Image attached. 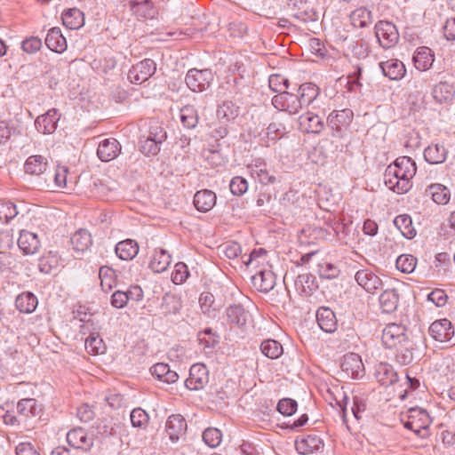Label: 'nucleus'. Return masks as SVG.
I'll list each match as a JSON object with an SVG mask.
<instances>
[{"label":"nucleus","mask_w":455,"mask_h":455,"mask_svg":"<svg viewBox=\"0 0 455 455\" xmlns=\"http://www.w3.org/2000/svg\"><path fill=\"white\" fill-rule=\"evenodd\" d=\"M417 171L416 163L409 156H399L384 173V183L396 194H405L412 187L411 179Z\"/></svg>","instance_id":"nucleus-1"},{"label":"nucleus","mask_w":455,"mask_h":455,"mask_svg":"<svg viewBox=\"0 0 455 455\" xmlns=\"http://www.w3.org/2000/svg\"><path fill=\"white\" fill-rule=\"evenodd\" d=\"M213 80V74L210 69H189L185 82L188 87L193 91L201 92L208 89Z\"/></svg>","instance_id":"nucleus-2"},{"label":"nucleus","mask_w":455,"mask_h":455,"mask_svg":"<svg viewBox=\"0 0 455 455\" xmlns=\"http://www.w3.org/2000/svg\"><path fill=\"white\" fill-rule=\"evenodd\" d=\"M382 342L387 348H395L409 343L406 328L397 323L387 324L382 331Z\"/></svg>","instance_id":"nucleus-3"},{"label":"nucleus","mask_w":455,"mask_h":455,"mask_svg":"<svg viewBox=\"0 0 455 455\" xmlns=\"http://www.w3.org/2000/svg\"><path fill=\"white\" fill-rule=\"evenodd\" d=\"M374 29L378 42L384 49H389L398 42L399 34L393 23L380 20L375 25Z\"/></svg>","instance_id":"nucleus-4"},{"label":"nucleus","mask_w":455,"mask_h":455,"mask_svg":"<svg viewBox=\"0 0 455 455\" xmlns=\"http://www.w3.org/2000/svg\"><path fill=\"white\" fill-rule=\"evenodd\" d=\"M431 422V418L426 410L411 408L409 411L408 420L404 422V427L419 435L422 431L427 430Z\"/></svg>","instance_id":"nucleus-5"},{"label":"nucleus","mask_w":455,"mask_h":455,"mask_svg":"<svg viewBox=\"0 0 455 455\" xmlns=\"http://www.w3.org/2000/svg\"><path fill=\"white\" fill-rule=\"evenodd\" d=\"M272 105L279 111H285L291 115H296L302 108L297 93L284 92L272 98Z\"/></svg>","instance_id":"nucleus-6"},{"label":"nucleus","mask_w":455,"mask_h":455,"mask_svg":"<svg viewBox=\"0 0 455 455\" xmlns=\"http://www.w3.org/2000/svg\"><path fill=\"white\" fill-rule=\"evenodd\" d=\"M156 70V65L151 59H145L133 65L128 72L131 83L140 84L151 77Z\"/></svg>","instance_id":"nucleus-7"},{"label":"nucleus","mask_w":455,"mask_h":455,"mask_svg":"<svg viewBox=\"0 0 455 455\" xmlns=\"http://www.w3.org/2000/svg\"><path fill=\"white\" fill-rule=\"evenodd\" d=\"M209 381V371L203 363H195L190 367L189 377L186 379L185 385L190 390H200Z\"/></svg>","instance_id":"nucleus-8"},{"label":"nucleus","mask_w":455,"mask_h":455,"mask_svg":"<svg viewBox=\"0 0 455 455\" xmlns=\"http://www.w3.org/2000/svg\"><path fill=\"white\" fill-rule=\"evenodd\" d=\"M341 370L347 377L362 379L364 376V366L359 355L349 353L343 356Z\"/></svg>","instance_id":"nucleus-9"},{"label":"nucleus","mask_w":455,"mask_h":455,"mask_svg":"<svg viewBox=\"0 0 455 455\" xmlns=\"http://www.w3.org/2000/svg\"><path fill=\"white\" fill-rule=\"evenodd\" d=\"M428 332L435 341L448 342L454 336V327L450 320L443 318L432 323Z\"/></svg>","instance_id":"nucleus-10"},{"label":"nucleus","mask_w":455,"mask_h":455,"mask_svg":"<svg viewBox=\"0 0 455 455\" xmlns=\"http://www.w3.org/2000/svg\"><path fill=\"white\" fill-rule=\"evenodd\" d=\"M48 168L47 159L40 155L29 156L24 164V170L27 174L39 177L41 180L47 174ZM40 184H42V180Z\"/></svg>","instance_id":"nucleus-11"},{"label":"nucleus","mask_w":455,"mask_h":455,"mask_svg":"<svg viewBox=\"0 0 455 455\" xmlns=\"http://www.w3.org/2000/svg\"><path fill=\"white\" fill-rule=\"evenodd\" d=\"M67 441L68 444L76 449L89 451L93 445V438L88 436L82 427L74 428L68 432Z\"/></svg>","instance_id":"nucleus-12"},{"label":"nucleus","mask_w":455,"mask_h":455,"mask_svg":"<svg viewBox=\"0 0 455 455\" xmlns=\"http://www.w3.org/2000/svg\"><path fill=\"white\" fill-rule=\"evenodd\" d=\"M68 168L57 166L53 172L48 171L42 178V184L48 188L61 189L67 187Z\"/></svg>","instance_id":"nucleus-13"},{"label":"nucleus","mask_w":455,"mask_h":455,"mask_svg":"<svg viewBox=\"0 0 455 455\" xmlns=\"http://www.w3.org/2000/svg\"><path fill=\"white\" fill-rule=\"evenodd\" d=\"M187 422L180 414L171 415L165 424V430L172 443H176L185 435Z\"/></svg>","instance_id":"nucleus-14"},{"label":"nucleus","mask_w":455,"mask_h":455,"mask_svg":"<svg viewBox=\"0 0 455 455\" xmlns=\"http://www.w3.org/2000/svg\"><path fill=\"white\" fill-rule=\"evenodd\" d=\"M121 152V145L114 138L105 139L100 142L97 155L102 162H109L118 156Z\"/></svg>","instance_id":"nucleus-15"},{"label":"nucleus","mask_w":455,"mask_h":455,"mask_svg":"<svg viewBox=\"0 0 455 455\" xmlns=\"http://www.w3.org/2000/svg\"><path fill=\"white\" fill-rule=\"evenodd\" d=\"M60 115L56 108H52L44 115L39 116L35 121L36 130L44 134L52 133L57 128Z\"/></svg>","instance_id":"nucleus-16"},{"label":"nucleus","mask_w":455,"mask_h":455,"mask_svg":"<svg viewBox=\"0 0 455 455\" xmlns=\"http://www.w3.org/2000/svg\"><path fill=\"white\" fill-rule=\"evenodd\" d=\"M248 168L251 177L263 185L274 184L277 181V178L269 172L267 164L260 159H256Z\"/></svg>","instance_id":"nucleus-17"},{"label":"nucleus","mask_w":455,"mask_h":455,"mask_svg":"<svg viewBox=\"0 0 455 455\" xmlns=\"http://www.w3.org/2000/svg\"><path fill=\"white\" fill-rule=\"evenodd\" d=\"M352 119V110L345 108L331 112L327 118V123L333 131L340 132L350 124Z\"/></svg>","instance_id":"nucleus-18"},{"label":"nucleus","mask_w":455,"mask_h":455,"mask_svg":"<svg viewBox=\"0 0 455 455\" xmlns=\"http://www.w3.org/2000/svg\"><path fill=\"white\" fill-rule=\"evenodd\" d=\"M355 279L360 286L370 293H373L382 286L380 278L366 269L357 271Z\"/></svg>","instance_id":"nucleus-19"},{"label":"nucleus","mask_w":455,"mask_h":455,"mask_svg":"<svg viewBox=\"0 0 455 455\" xmlns=\"http://www.w3.org/2000/svg\"><path fill=\"white\" fill-rule=\"evenodd\" d=\"M18 246L24 254L33 255L40 249L41 243L36 234L22 230L18 239Z\"/></svg>","instance_id":"nucleus-20"},{"label":"nucleus","mask_w":455,"mask_h":455,"mask_svg":"<svg viewBox=\"0 0 455 455\" xmlns=\"http://www.w3.org/2000/svg\"><path fill=\"white\" fill-rule=\"evenodd\" d=\"M323 445L322 438L315 434L295 442L297 451L303 455L318 451L323 448Z\"/></svg>","instance_id":"nucleus-21"},{"label":"nucleus","mask_w":455,"mask_h":455,"mask_svg":"<svg viewBox=\"0 0 455 455\" xmlns=\"http://www.w3.org/2000/svg\"><path fill=\"white\" fill-rule=\"evenodd\" d=\"M275 279L271 270H260L251 277V282L258 291L267 293L275 287Z\"/></svg>","instance_id":"nucleus-22"},{"label":"nucleus","mask_w":455,"mask_h":455,"mask_svg":"<svg viewBox=\"0 0 455 455\" xmlns=\"http://www.w3.org/2000/svg\"><path fill=\"white\" fill-rule=\"evenodd\" d=\"M216 194L209 189L197 191L194 196V205L201 212L211 211L216 204Z\"/></svg>","instance_id":"nucleus-23"},{"label":"nucleus","mask_w":455,"mask_h":455,"mask_svg":"<svg viewBox=\"0 0 455 455\" xmlns=\"http://www.w3.org/2000/svg\"><path fill=\"white\" fill-rule=\"evenodd\" d=\"M181 307L182 300L179 296L172 293H165L163 296L160 311L164 317L176 315L180 313Z\"/></svg>","instance_id":"nucleus-24"},{"label":"nucleus","mask_w":455,"mask_h":455,"mask_svg":"<svg viewBox=\"0 0 455 455\" xmlns=\"http://www.w3.org/2000/svg\"><path fill=\"white\" fill-rule=\"evenodd\" d=\"M166 139V133L155 134L154 137L140 138V150L146 156H156L160 151V144Z\"/></svg>","instance_id":"nucleus-25"},{"label":"nucleus","mask_w":455,"mask_h":455,"mask_svg":"<svg viewBox=\"0 0 455 455\" xmlns=\"http://www.w3.org/2000/svg\"><path fill=\"white\" fill-rule=\"evenodd\" d=\"M299 123L300 128L307 132L320 133L324 127L323 119L312 112L301 115L299 118Z\"/></svg>","instance_id":"nucleus-26"},{"label":"nucleus","mask_w":455,"mask_h":455,"mask_svg":"<svg viewBox=\"0 0 455 455\" xmlns=\"http://www.w3.org/2000/svg\"><path fill=\"white\" fill-rule=\"evenodd\" d=\"M316 321L319 327L325 332H333L337 328L335 314L329 307H320L317 310Z\"/></svg>","instance_id":"nucleus-27"},{"label":"nucleus","mask_w":455,"mask_h":455,"mask_svg":"<svg viewBox=\"0 0 455 455\" xmlns=\"http://www.w3.org/2000/svg\"><path fill=\"white\" fill-rule=\"evenodd\" d=\"M45 44L55 52L61 53L67 49L66 38L61 34L60 28H51L45 37Z\"/></svg>","instance_id":"nucleus-28"},{"label":"nucleus","mask_w":455,"mask_h":455,"mask_svg":"<svg viewBox=\"0 0 455 455\" xmlns=\"http://www.w3.org/2000/svg\"><path fill=\"white\" fill-rule=\"evenodd\" d=\"M115 251L120 259L132 260L139 252V244L133 239H125L117 243Z\"/></svg>","instance_id":"nucleus-29"},{"label":"nucleus","mask_w":455,"mask_h":455,"mask_svg":"<svg viewBox=\"0 0 455 455\" xmlns=\"http://www.w3.org/2000/svg\"><path fill=\"white\" fill-rule=\"evenodd\" d=\"M379 68L384 76L391 80H399L405 75L406 69L402 61L390 60L379 63Z\"/></svg>","instance_id":"nucleus-30"},{"label":"nucleus","mask_w":455,"mask_h":455,"mask_svg":"<svg viewBox=\"0 0 455 455\" xmlns=\"http://www.w3.org/2000/svg\"><path fill=\"white\" fill-rule=\"evenodd\" d=\"M319 88L315 84L305 83L302 84L297 90V94L299 99L301 106L313 105L319 95Z\"/></svg>","instance_id":"nucleus-31"},{"label":"nucleus","mask_w":455,"mask_h":455,"mask_svg":"<svg viewBox=\"0 0 455 455\" xmlns=\"http://www.w3.org/2000/svg\"><path fill=\"white\" fill-rule=\"evenodd\" d=\"M375 377L380 385L386 387L393 385L398 379V375L393 366L386 363H380L377 366Z\"/></svg>","instance_id":"nucleus-32"},{"label":"nucleus","mask_w":455,"mask_h":455,"mask_svg":"<svg viewBox=\"0 0 455 455\" xmlns=\"http://www.w3.org/2000/svg\"><path fill=\"white\" fill-rule=\"evenodd\" d=\"M151 374L158 380L167 384L174 383L178 380L179 375L175 371L171 370L169 364L158 363L150 368Z\"/></svg>","instance_id":"nucleus-33"},{"label":"nucleus","mask_w":455,"mask_h":455,"mask_svg":"<svg viewBox=\"0 0 455 455\" xmlns=\"http://www.w3.org/2000/svg\"><path fill=\"white\" fill-rule=\"evenodd\" d=\"M171 264V255L164 249H156L149 261V268L156 273H163Z\"/></svg>","instance_id":"nucleus-34"},{"label":"nucleus","mask_w":455,"mask_h":455,"mask_svg":"<svg viewBox=\"0 0 455 455\" xmlns=\"http://www.w3.org/2000/svg\"><path fill=\"white\" fill-rule=\"evenodd\" d=\"M455 88L447 82H440L435 84L432 90L434 100L440 103H449L453 100Z\"/></svg>","instance_id":"nucleus-35"},{"label":"nucleus","mask_w":455,"mask_h":455,"mask_svg":"<svg viewBox=\"0 0 455 455\" xmlns=\"http://www.w3.org/2000/svg\"><path fill=\"white\" fill-rule=\"evenodd\" d=\"M447 153L443 145L432 144L424 150V157L431 164H439L446 160Z\"/></svg>","instance_id":"nucleus-36"},{"label":"nucleus","mask_w":455,"mask_h":455,"mask_svg":"<svg viewBox=\"0 0 455 455\" xmlns=\"http://www.w3.org/2000/svg\"><path fill=\"white\" fill-rule=\"evenodd\" d=\"M414 66L420 71L429 69L434 62V56L431 50L427 47H419L413 55Z\"/></svg>","instance_id":"nucleus-37"},{"label":"nucleus","mask_w":455,"mask_h":455,"mask_svg":"<svg viewBox=\"0 0 455 455\" xmlns=\"http://www.w3.org/2000/svg\"><path fill=\"white\" fill-rule=\"evenodd\" d=\"M38 304L37 298L29 291L22 292L15 300L17 309L25 314H30L35 311Z\"/></svg>","instance_id":"nucleus-38"},{"label":"nucleus","mask_w":455,"mask_h":455,"mask_svg":"<svg viewBox=\"0 0 455 455\" xmlns=\"http://www.w3.org/2000/svg\"><path fill=\"white\" fill-rule=\"evenodd\" d=\"M17 411L20 416L25 419L32 416H37L42 411V407L39 405L36 399L25 398L21 399L17 403Z\"/></svg>","instance_id":"nucleus-39"},{"label":"nucleus","mask_w":455,"mask_h":455,"mask_svg":"<svg viewBox=\"0 0 455 455\" xmlns=\"http://www.w3.org/2000/svg\"><path fill=\"white\" fill-rule=\"evenodd\" d=\"M399 294L394 289L386 290L379 296L380 307L384 313L394 312L397 308Z\"/></svg>","instance_id":"nucleus-40"},{"label":"nucleus","mask_w":455,"mask_h":455,"mask_svg":"<svg viewBox=\"0 0 455 455\" xmlns=\"http://www.w3.org/2000/svg\"><path fill=\"white\" fill-rule=\"evenodd\" d=\"M351 24L355 28H365L372 23V14L365 7H360L353 11L350 14Z\"/></svg>","instance_id":"nucleus-41"},{"label":"nucleus","mask_w":455,"mask_h":455,"mask_svg":"<svg viewBox=\"0 0 455 455\" xmlns=\"http://www.w3.org/2000/svg\"><path fill=\"white\" fill-rule=\"evenodd\" d=\"M71 243L76 251H85L92 244L91 234L85 229H79L71 237Z\"/></svg>","instance_id":"nucleus-42"},{"label":"nucleus","mask_w":455,"mask_h":455,"mask_svg":"<svg viewBox=\"0 0 455 455\" xmlns=\"http://www.w3.org/2000/svg\"><path fill=\"white\" fill-rule=\"evenodd\" d=\"M62 22L69 29L79 28L84 22V14L76 8L69 9L62 14Z\"/></svg>","instance_id":"nucleus-43"},{"label":"nucleus","mask_w":455,"mask_h":455,"mask_svg":"<svg viewBox=\"0 0 455 455\" xmlns=\"http://www.w3.org/2000/svg\"><path fill=\"white\" fill-rule=\"evenodd\" d=\"M227 316L231 323L241 327L246 323L248 314L242 306L233 305L227 308Z\"/></svg>","instance_id":"nucleus-44"},{"label":"nucleus","mask_w":455,"mask_h":455,"mask_svg":"<svg viewBox=\"0 0 455 455\" xmlns=\"http://www.w3.org/2000/svg\"><path fill=\"white\" fill-rule=\"evenodd\" d=\"M197 110L191 105L184 106L180 109V121L184 127L194 129L198 124Z\"/></svg>","instance_id":"nucleus-45"},{"label":"nucleus","mask_w":455,"mask_h":455,"mask_svg":"<svg viewBox=\"0 0 455 455\" xmlns=\"http://www.w3.org/2000/svg\"><path fill=\"white\" fill-rule=\"evenodd\" d=\"M260 350L264 355L270 359H277L283 353V346L275 339L264 340L260 345Z\"/></svg>","instance_id":"nucleus-46"},{"label":"nucleus","mask_w":455,"mask_h":455,"mask_svg":"<svg viewBox=\"0 0 455 455\" xmlns=\"http://www.w3.org/2000/svg\"><path fill=\"white\" fill-rule=\"evenodd\" d=\"M394 224L404 237L411 239L416 235V231L412 226V221L410 216L399 215L395 219Z\"/></svg>","instance_id":"nucleus-47"},{"label":"nucleus","mask_w":455,"mask_h":455,"mask_svg":"<svg viewBox=\"0 0 455 455\" xmlns=\"http://www.w3.org/2000/svg\"><path fill=\"white\" fill-rule=\"evenodd\" d=\"M428 191L433 201L438 204H446L450 200V191L442 184L430 185L428 187Z\"/></svg>","instance_id":"nucleus-48"},{"label":"nucleus","mask_w":455,"mask_h":455,"mask_svg":"<svg viewBox=\"0 0 455 455\" xmlns=\"http://www.w3.org/2000/svg\"><path fill=\"white\" fill-rule=\"evenodd\" d=\"M59 265V258L58 256L49 251L44 255H42L38 259V268L40 272L44 274L51 273L54 268H56Z\"/></svg>","instance_id":"nucleus-49"},{"label":"nucleus","mask_w":455,"mask_h":455,"mask_svg":"<svg viewBox=\"0 0 455 455\" xmlns=\"http://www.w3.org/2000/svg\"><path fill=\"white\" fill-rule=\"evenodd\" d=\"M132 14L139 18H152L154 15L153 3L151 1L143 0L140 3L131 4L130 7Z\"/></svg>","instance_id":"nucleus-50"},{"label":"nucleus","mask_w":455,"mask_h":455,"mask_svg":"<svg viewBox=\"0 0 455 455\" xmlns=\"http://www.w3.org/2000/svg\"><path fill=\"white\" fill-rule=\"evenodd\" d=\"M239 115V107L232 101H224L217 109V116L220 119L230 121Z\"/></svg>","instance_id":"nucleus-51"},{"label":"nucleus","mask_w":455,"mask_h":455,"mask_svg":"<svg viewBox=\"0 0 455 455\" xmlns=\"http://www.w3.org/2000/svg\"><path fill=\"white\" fill-rule=\"evenodd\" d=\"M417 265V259L411 254H402L395 261V266L398 270L404 274L412 273Z\"/></svg>","instance_id":"nucleus-52"},{"label":"nucleus","mask_w":455,"mask_h":455,"mask_svg":"<svg viewBox=\"0 0 455 455\" xmlns=\"http://www.w3.org/2000/svg\"><path fill=\"white\" fill-rule=\"evenodd\" d=\"M395 347L397 349L395 360L402 365H408L413 361V345L409 340V343Z\"/></svg>","instance_id":"nucleus-53"},{"label":"nucleus","mask_w":455,"mask_h":455,"mask_svg":"<svg viewBox=\"0 0 455 455\" xmlns=\"http://www.w3.org/2000/svg\"><path fill=\"white\" fill-rule=\"evenodd\" d=\"M20 211L18 206L12 202H2L0 203V221L8 223L13 220Z\"/></svg>","instance_id":"nucleus-54"},{"label":"nucleus","mask_w":455,"mask_h":455,"mask_svg":"<svg viewBox=\"0 0 455 455\" xmlns=\"http://www.w3.org/2000/svg\"><path fill=\"white\" fill-rule=\"evenodd\" d=\"M91 191L95 197L102 200L112 199V195L114 193L113 188H109L107 184L103 183L100 180L93 182Z\"/></svg>","instance_id":"nucleus-55"},{"label":"nucleus","mask_w":455,"mask_h":455,"mask_svg":"<svg viewBox=\"0 0 455 455\" xmlns=\"http://www.w3.org/2000/svg\"><path fill=\"white\" fill-rule=\"evenodd\" d=\"M268 86L275 92H284L289 88V80L280 74H273L268 78Z\"/></svg>","instance_id":"nucleus-56"},{"label":"nucleus","mask_w":455,"mask_h":455,"mask_svg":"<svg viewBox=\"0 0 455 455\" xmlns=\"http://www.w3.org/2000/svg\"><path fill=\"white\" fill-rule=\"evenodd\" d=\"M203 440L209 447L215 448L220 445L222 434L216 427H208L203 433Z\"/></svg>","instance_id":"nucleus-57"},{"label":"nucleus","mask_w":455,"mask_h":455,"mask_svg":"<svg viewBox=\"0 0 455 455\" xmlns=\"http://www.w3.org/2000/svg\"><path fill=\"white\" fill-rule=\"evenodd\" d=\"M85 348L93 355L103 354L105 351L103 340L93 335H90L85 339Z\"/></svg>","instance_id":"nucleus-58"},{"label":"nucleus","mask_w":455,"mask_h":455,"mask_svg":"<svg viewBox=\"0 0 455 455\" xmlns=\"http://www.w3.org/2000/svg\"><path fill=\"white\" fill-rule=\"evenodd\" d=\"M131 422L132 427H144L148 422V413L141 408H135L131 412Z\"/></svg>","instance_id":"nucleus-59"},{"label":"nucleus","mask_w":455,"mask_h":455,"mask_svg":"<svg viewBox=\"0 0 455 455\" xmlns=\"http://www.w3.org/2000/svg\"><path fill=\"white\" fill-rule=\"evenodd\" d=\"M229 188L234 196H243L248 190V182L244 178L236 176L231 180Z\"/></svg>","instance_id":"nucleus-60"},{"label":"nucleus","mask_w":455,"mask_h":455,"mask_svg":"<svg viewBox=\"0 0 455 455\" xmlns=\"http://www.w3.org/2000/svg\"><path fill=\"white\" fill-rule=\"evenodd\" d=\"M189 275L188 266L183 262H178L174 267L172 280L175 284L184 283Z\"/></svg>","instance_id":"nucleus-61"},{"label":"nucleus","mask_w":455,"mask_h":455,"mask_svg":"<svg viewBox=\"0 0 455 455\" xmlns=\"http://www.w3.org/2000/svg\"><path fill=\"white\" fill-rule=\"evenodd\" d=\"M298 403L291 398H283L277 403V411L284 416H291L297 411Z\"/></svg>","instance_id":"nucleus-62"},{"label":"nucleus","mask_w":455,"mask_h":455,"mask_svg":"<svg viewBox=\"0 0 455 455\" xmlns=\"http://www.w3.org/2000/svg\"><path fill=\"white\" fill-rule=\"evenodd\" d=\"M349 49L354 56L358 59H364L370 52V45L367 42H353Z\"/></svg>","instance_id":"nucleus-63"},{"label":"nucleus","mask_w":455,"mask_h":455,"mask_svg":"<svg viewBox=\"0 0 455 455\" xmlns=\"http://www.w3.org/2000/svg\"><path fill=\"white\" fill-rule=\"evenodd\" d=\"M42 47V41L40 38L32 36L24 40L21 44V48L27 53H35Z\"/></svg>","instance_id":"nucleus-64"}]
</instances>
